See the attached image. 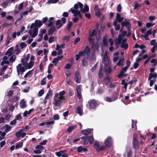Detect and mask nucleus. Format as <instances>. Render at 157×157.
Segmentation results:
<instances>
[{"instance_id":"3","label":"nucleus","mask_w":157,"mask_h":157,"mask_svg":"<svg viewBox=\"0 0 157 157\" xmlns=\"http://www.w3.org/2000/svg\"><path fill=\"white\" fill-rule=\"evenodd\" d=\"M16 69L17 73V75L19 76L20 72H21V74L24 72L25 71V69L24 67H22L21 64H19L16 66Z\"/></svg>"},{"instance_id":"26","label":"nucleus","mask_w":157,"mask_h":157,"mask_svg":"<svg viewBox=\"0 0 157 157\" xmlns=\"http://www.w3.org/2000/svg\"><path fill=\"white\" fill-rule=\"evenodd\" d=\"M75 113L79 114L80 116L82 115V110L81 108L79 107H78L75 111Z\"/></svg>"},{"instance_id":"40","label":"nucleus","mask_w":157,"mask_h":157,"mask_svg":"<svg viewBox=\"0 0 157 157\" xmlns=\"http://www.w3.org/2000/svg\"><path fill=\"white\" fill-rule=\"evenodd\" d=\"M89 60L92 62H95L96 60V57L95 55L94 54H92L91 57L89 59Z\"/></svg>"},{"instance_id":"59","label":"nucleus","mask_w":157,"mask_h":157,"mask_svg":"<svg viewBox=\"0 0 157 157\" xmlns=\"http://www.w3.org/2000/svg\"><path fill=\"white\" fill-rule=\"evenodd\" d=\"M65 74L66 76L68 77H70L71 75V72L68 70H67L65 71Z\"/></svg>"},{"instance_id":"1","label":"nucleus","mask_w":157,"mask_h":157,"mask_svg":"<svg viewBox=\"0 0 157 157\" xmlns=\"http://www.w3.org/2000/svg\"><path fill=\"white\" fill-rule=\"evenodd\" d=\"M80 138L83 140L84 145L87 144L89 142L90 144H92L94 141V139L92 136H83Z\"/></svg>"},{"instance_id":"48","label":"nucleus","mask_w":157,"mask_h":157,"mask_svg":"<svg viewBox=\"0 0 157 157\" xmlns=\"http://www.w3.org/2000/svg\"><path fill=\"white\" fill-rule=\"evenodd\" d=\"M19 46L21 49H23L27 46V44L25 42H23L20 44Z\"/></svg>"},{"instance_id":"62","label":"nucleus","mask_w":157,"mask_h":157,"mask_svg":"<svg viewBox=\"0 0 157 157\" xmlns=\"http://www.w3.org/2000/svg\"><path fill=\"white\" fill-rule=\"evenodd\" d=\"M44 91L43 89L41 90L38 93V95L39 96H42L44 93Z\"/></svg>"},{"instance_id":"24","label":"nucleus","mask_w":157,"mask_h":157,"mask_svg":"<svg viewBox=\"0 0 157 157\" xmlns=\"http://www.w3.org/2000/svg\"><path fill=\"white\" fill-rule=\"evenodd\" d=\"M55 102L53 104L56 106H60L61 103H62V101L60 100L56 99H54Z\"/></svg>"},{"instance_id":"23","label":"nucleus","mask_w":157,"mask_h":157,"mask_svg":"<svg viewBox=\"0 0 157 157\" xmlns=\"http://www.w3.org/2000/svg\"><path fill=\"white\" fill-rule=\"evenodd\" d=\"M85 54H86L87 55L89 54L90 52V48L88 46H86L85 49L83 51Z\"/></svg>"},{"instance_id":"14","label":"nucleus","mask_w":157,"mask_h":157,"mask_svg":"<svg viewBox=\"0 0 157 157\" xmlns=\"http://www.w3.org/2000/svg\"><path fill=\"white\" fill-rule=\"evenodd\" d=\"M76 91L77 97L79 99H80L82 98L81 89L80 87L78 86L76 89Z\"/></svg>"},{"instance_id":"7","label":"nucleus","mask_w":157,"mask_h":157,"mask_svg":"<svg viewBox=\"0 0 157 157\" xmlns=\"http://www.w3.org/2000/svg\"><path fill=\"white\" fill-rule=\"evenodd\" d=\"M112 138L110 137H107L105 141V145L107 147H110L112 145Z\"/></svg>"},{"instance_id":"22","label":"nucleus","mask_w":157,"mask_h":157,"mask_svg":"<svg viewBox=\"0 0 157 157\" xmlns=\"http://www.w3.org/2000/svg\"><path fill=\"white\" fill-rule=\"evenodd\" d=\"M55 24L57 25L56 28L58 29H59L63 25V24L61 23V20L60 19L57 20Z\"/></svg>"},{"instance_id":"25","label":"nucleus","mask_w":157,"mask_h":157,"mask_svg":"<svg viewBox=\"0 0 157 157\" xmlns=\"http://www.w3.org/2000/svg\"><path fill=\"white\" fill-rule=\"evenodd\" d=\"M121 84L123 86V87L125 89L124 92H126L127 90V85L128 84V82H126L125 79H123L121 81Z\"/></svg>"},{"instance_id":"18","label":"nucleus","mask_w":157,"mask_h":157,"mask_svg":"<svg viewBox=\"0 0 157 157\" xmlns=\"http://www.w3.org/2000/svg\"><path fill=\"white\" fill-rule=\"evenodd\" d=\"M49 23L48 24L47 26L48 27H51L53 25L54 22V18L53 17H50L49 18L48 21Z\"/></svg>"},{"instance_id":"15","label":"nucleus","mask_w":157,"mask_h":157,"mask_svg":"<svg viewBox=\"0 0 157 157\" xmlns=\"http://www.w3.org/2000/svg\"><path fill=\"white\" fill-rule=\"evenodd\" d=\"M20 107L22 109H24L27 107L26 102L23 99H21L20 102Z\"/></svg>"},{"instance_id":"64","label":"nucleus","mask_w":157,"mask_h":157,"mask_svg":"<svg viewBox=\"0 0 157 157\" xmlns=\"http://www.w3.org/2000/svg\"><path fill=\"white\" fill-rule=\"evenodd\" d=\"M13 94V91L12 90H9L7 93V96H11Z\"/></svg>"},{"instance_id":"38","label":"nucleus","mask_w":157,"mask_h":157,"mask_svg":"<svg viewBox=\"0 0 157 157\" xmlns=\"http://www.w3.org/2000/svg\"><path fill=\"white\" fill-rule=\"evenodd\" d=\"M127 157H130L132 155V151L130 148L127 149Z\"/></svg>"},{"instance_id":"45","label":"nucleus","mask_w":157,"mask_h":157,"mask_svg":"<svg viewBox=\"0 0 157 157\" xmlns=\"http://www.w3.org/2000/svg\"><path fill=\"white\" fill-rule=\"evenodd\" d=\"M16 59V57L15 55H13L11 56L10 59V61L11 62H14Z\"/></svg>"},{"instance_id":"56","label":"nucleus","mask_w":157,"mask_h":157,"mask_svg":"<svg viewBox=\"0 0 157 157\" xmlns=\"http://www.w3.org/2000/svg\"><path fill=\"white\" fill-rule=\"evenodd\" d=\"M80 3L81 2H78L77 3V4L76 3L74 5V7L75 10H76L78 9L79 7V4L78 3Z\"/></svg>"},{"instance_id":"19","label":"nucleus","mask_w":157,"mask_h":157,"mask_svg":"<svg viewBox=\"0 0 157 157\" xmlns=\"http://www.w3.org/2000/svg\"><path fill=\"white\" fill-rule=\"evenodd\" d=\"M127 75V74H125L123 71H120L119 74L117 75V76L118 78H123L124 77H125Z\"/></svg>"},{"instance_id":"12","label":"nucleus","mask_w":157,"mask_h":157,"mask_svg":"<svg viewBox=\"0 0 157 157\" xmlns=\"http://www.w3.org/2000/svg\"><path fill=\"white\" fill-rule=\"evenodd\" d=\"M114 94V98L113 99L111 98V97L110 98L109 97H107L104 98L105 101L108 102H110L116 100H117V97L116 95V94Z\"/></svg>"},{"instance_id":"6","label":"nucleus","mask_w":157,"mask_h":157,"mask_svg":"<svg viewBox=\"0 0 157 157\" xmlns=\"http://www.w3.org/2000/svg\"><path fill=\"white\" fill-rule=\"evenodd\" d=\"M75 80L77 83H79L81 82V76L80 73L78 71H76L75 74Z\"/></svg>"},{"instance_id":"5","label":"nucleus","mask_w":157,"mask_h":157,"mask_svg":"<svg viewBox=\"0 0 157 157\" xmlns=\"http://www.w3.org/2000/svg\"><path fill=\"white\" fill-rule=\"evenodd\" d=\"M88 104L90 106V108L94 109L97 106V103L94 99H90L88 101Z\"/></svg>"},{"instance_id":"8","label":"nucleus","mask_w":157,"mask_h":157,"mask_svg":"<svg viewBox=\"0 0 157 157\" xmlns=\"http://www.w3.org/2000/svg\"><path fill=\"white\" fill-rule=\"evenodd\" d=\"M132 144L133 147L134 149H137L139 148V142L137 140L135 137H134L133 139Z\"/></svg>"},{"instance_id":"9","label":"nucleus","mask_w":157,"mask_h":157,"mask_svg":"<svg viewBox=\"0 0 157 157\" xmlns=\"http://www.w3.org/2000/svg\"><path fill=\"white\" fill-rule=\"evenodd\" d=\"M130 21L129 19L125 18L124 21L121 23V27H124V26L128 27L130 25Z\"/></svg>"},{"instance_id":"60","label":"nucleus","mask_w":157,"mask_h":157,"mask_svg":"<svg viewBox=\"0 0 157 157\" xmlns=\"http://www.w3.org/2000/svg\"><path fill=\"white\" fill-rule=\"evenodd\" d=\"M35 148L36 149L40 150L43 149L44 148V147L41 145H37L35 147Z\"/></svg>"},{"instance_id":"10","label":"nucleus","mask_w":157,"mask_h":157,"mask_svg":"<svg viewBox=\"0 0 157 157\" xmlns=\"http://www.w3.org/2000/svg\"><path fill=\"white\" fill-rule=\"evenodd\" d=\"M102 62L104 64H109V61L106 52H105L104 54Z\"/></svg>"},{"instance_id":"31","label":"nucleus","mask_w":157,"mask_h":157,"mask_svg":"<svg viewBox=\"0 0 157 157\" xmlns=\"http://www.w3.org/2000/svg\"><path fill=\"white\" fill-rule=\"evenodd\" d=\"M52 90L51 89H50L47 94V95L45 98V99H49V96L50 95H52Z\"/></svg>"},{"instance_id":"2","label":"nucleus","mask_w":157,"mask_h":157,"mask_svg":"<svg viewBox=\"0 0 157 157\" xmlns=\"http://www.w3.org/2000/svg\"><path fill=\"white\" fill-rule=\"evenodd\" d=\"M79 4V7L81 11L84 13L88 12L89 11V7L86 4L84 6V8H83V5L81 3H78Z\"/></svg>"},{"instance_id":"41","label":"nucleus","mask_w":157,"mask_h":157,"mask_svg":"<svg viewBox=\"0 0 157 157\" xmlns=\"http://www.w3.org/2000/svg\"><path fill=\"white\" fill-rule=\"evenodd\" d=\"M34 61H30L28 64V66L27 67L29 69L31 68L34 65Z\"/></svg>"},{"instance_id":"58","label":"nucleus","mask_w":157,"mask_h":157,"mask_svg":"<svg viewBox=\"0 0 157 157\" xmlns=\"http://www.w3.org/2000/svg\"><path fill=\"white\" fill-rule=\"evenodd\" d=\"M103 74L102 71H99L98 73V77L99 78H102L103 77Z\"/></svg>"},{"instance_id":"44","label":"nucleus","mask_w":157,"mask_h":157,"mask_svg":"<svg viewBox=\"0 0 157 157\" xmlns=\"http://www.w3.org/2000/svg\"><path fill=\"white\" fill-rule=\"evenodd\" d=\"M95 11L96 16L98 17H99L102 14V13H101L100 12V9H98V10Z\"/></svg>"},{"instance_id":"28","label":"nucleus","mask_w":157,"mask_h":157,"mask_svg":"<svg viewBox=\"0 0 157 157\" xmlns=\"http://www.w3.org/2000/svg\"><path fill=\"white\" fill-rule=\"evenodd\" d=\"M24 130L23 129H20L18 132L15 133V136L17 137H20L21 136V133L23 132Z\"/></svg>"},{"instance_id":"43","label":"nucleus","mask_w":157,"mask_h":157,"mask_svg":"<svg viewBox=\"0 0 157 157\" xmlns=\"http://www.w3.org/2000/svg\"><path fill=\"white\" fill-rule=\"evenodd\" d=\"M23 145L22 143H17L15 146V149H17L21 147Z\"/></svg>"},{"instance_id":"57","label":"nucleus","mask_w":157,"mask_h":157,"mask_svg":"<svg viewBox=\"0 0 157 157\" xmlns=\"http://www.w3.org/2000/svg\"><path fill=\"white\" fill-rule=\"evenodd\" d=\"M122 9V7L120 4H119L117 7V11L120 13L121 11V9Z\"/></svg>"},{"instance_id":"42","label":"nucleus","mask_w":157,"mask_h":157,"mask_svg":"<svg viewBox=\"0 0 157 157\" xmlns=\"http://www.w3.org/2000/svg\"><path fill=\"white\" fill-rule=\"evenodd\" d=\"M121 48L127 49L128 48V45L127 43H122L121 44Z\"/></svg>"},{"instance_id":"35","label":"nucleus","mask_w":157,"mask_h":157,"mask_svg":"<svg viewBox=\"0 0 157 157\" xmlns=\"http://www.w3.org/2000/svg\"><path fill=\"white\" fill-rule=\"evenodd\" d=\"M106 146L105 145H102L101 146L99 147L97 150H96L97 152H99L105 150Z\"/></svg>"},{"instance_id":"33","label":"nucleus","mask_w":157,"mask_h":157,"mask_svg":"<svg viewBox=\"0 0 157 157\" xmlns=\"http://www.w3.org/2000/svg\"><path fill=\"white\" fill-rule=\"evenodd\" d=\"M80 13V11L78 10H73L72 11V13L74 14V16L75 17H76L78 16Z\"/></svg>"},{"instance_id":"17","label":"nucleus","mask_w":157,"mask_h":157,"mask_svg":"<svg viewBox=\"0 0 157 157\" xmlns=\"http://www.w3.org/2000/svg\"><path fill=\"white\" fill-rule=\"evenodd\" d=\"M91 130L90 128L86 129L83 130L82 131V133L84 135L88 136L91 133Z\"/></svg>"},{"instance_id":"49","label":"nucleus","mask_w":157,"mask_h":157,"mask_svg":"<svg viewBox=\"0 0 157 157\" xmlns=\"http://www.w3.org/2000/svg\"><path fill=\"white\" fill-rule=\"evenodd\" d=\"M53 118L54 120H57L59 119L60 117L59 114H56L53 116Z\"/></svg>"},{"instance_id":"13","label":"nucleus","mask_w":157,"mask_h":157,"mask_svg":"<svg viewBox=\"0 0 157 157\" xmlns=\"http://www.w3.org/2000/svg\"><path fill=\"white\" fill-rule=\"evenodd\" d=\"M152 78H153V79L156 80L157 78V74L156 73H150L149 74L148 80H151Z\"/></svg>"},{"instance_id":"55","label":"nucleus","mask_w":157,"mask_h":157,"mask_svg":"<svg viewBox=\"0 0 157 157\" xmlns=\"http://www.w3.org/2000/svg\"><path fill=\"white\" fill-rule=\"evenodd\" d=\"M103 43L104 46H106L107 43V40L105 37H104L103 40Z\"/></svg>"},{"instance_id":"46","label":"nucleus","mask_w":157,"mask_h":157,"mask_svg":"<svg viewBox=\"0 0 157 157\" xmlns=\"http://www.w3.org/2000/svg\"><path fill=\"white\" fill-rule=\"evenodd\" d=\"M12 39V38L9 36V35L7 36V40L6 42V45H7L10 43V41Z\"/></svg>"},{"instance_id":"47","label":"nucleus","mask_w":157,"mask_h":157,"mask_svg":"<svg viewBox=\"0 0 157 157\" xmlns=\"http://www.w3.org/2000/svg\"><path fill=\"white\" fill-rule=\"evenodd\" d=\"M23 119L22 117H21V114H18L16 117V118L15 119H16L17 120L21 121Z\"/></svg>"},{"instance_id":"54","label":"nucleus","mask_w":157,"mask_h":157,"mask_svg":"<svg viewBox=\"0 0 157 157\" xmlns=\"http://www.w3.org/2000/svg\"><path fill=\"white\" fill-rule=\"evenodd\" d=\"M116 83L114 82L111 83V82L109 85V87L111 88H114L116 87Z\"/></svg>"},{"instance_id":"36","label":"nucleus","mask_w":157,"mask_h":157,"mask_svg":"<svg viewBox=\"0 0 157 157\" xmlns=\"http://www.w3.org/2000/svg\"><path fill=\"white\" fill-rule=\"evenodd\" d=\"M100 144L99 142L97 140H95V143L94 145V148L96 149V150H97L98 149L99 147Z\"/></svg>"},{"instance_id":"39","label":"nucleus","mask_w":157,"mask_h":157,"mask_svg":"<svg viewBox=\"0 0 157 157\" xmlns=\"http://www.w3.org/2000/svg\"><path fill=\"white\" fill-rule=\"evenodd\" d=\"M82 65L85 67L88 65V62L85 58H84L82 61Z\"/></svg>"},{"instance_id":"21","label":"nucleus","mask_w":157,"mask_h":157,"mask_svg":"<svg viewBox=\"0 0 157 157\" xmlns=\"http://www.w3.org/2000/svg\"><path fill=\"white\" fill-rule=\"evenodd\" d=\"M35 27L40 28L42 25V22L40 20H36L35 21Z\"/></svg>"},{"instance_id":"32","label":"nucleus","mask_w":157,"mask_h":157,"mask_svg":"<svg viewBox=\"0 0 157 157\" xmlns=\"http://www.w3.org/2000/svg\"><path fill=\"white\" fill-rule=\"evenodd\" d=\"M98 29H94L92 32V33L90 34V36H96L97 34Z\"/></svg>"},{"instance_id":"34","label":"nucleus","mask_w":157,"mask_h":157,"mask_svg":"<svg viewBox=\"0 0 157 157\" xmlns=\"http://www.w3.org/2000/svg\"><path fill=\"white\" fill-rule=\"evenodd\" d=\"M16 49H15V53L16 55H18L21 52V50L19 48L18 45H17L16 46Z\"/></svg>"},{"instance_id":"20","label":"nucleus","mask_w":157,"mask_h":157,"mask_svg":"<svg viewBox=\"0 0 157 157\" xmlns=\"http://www.w3.org/2000/svg\"><path fill=\"white\" fill-rule=\"evenodd\" d=\"M38 27H35L33 29V33L32 36V38H34L36 37L38 34Z\"/></svg>"},{"instance_id":"16","label":"nucleus","mask_w":157,"mask_h":157,"mask_svg":"<svg viewBox=\"0 0 157 157\" xmlns=\"http://www.w3.org/2000/svg\"><path fill=\"white\" fill-rule=\"evenodd\" d=\"M124 58H122V59H120L118 61V63H116V66H124Z\"/></svg>"},{"instance_id":"52","label":"nucleus","mask_w":157,"mask_h":157,"mask_svg":"<svg viewBox=\"0 0 157 157\" xmlns=\"http://www.w3.org/2000/svg\"><path fill=\"white\" fill-rule=\"evenodd\" d=\"M157 48V43H156L155 45H154L151 50V52L152 53H154L155 51V49Z\"/></svg>"},{"instance_id":"4","label":"nucleus","mask_w":157,"mask_h":157,"mask_svg":"<svg viewBox=\"0 0 157 157\" xmlns=\"http://www.w3.org/2000/svg\"><path fill=\"white\" fill-rule=\"evenodd\" d=\"M104 71L106 74H108L112 71L109 64H104Z\"/></svg>"},{"instance_id":"11","label":"nucleus","mask_w":157,"mask_h":157,"mask_svg":"<svg viewBox=\"0 0 157 157\" xmlns=\"http://www.w3.org/2000/svg\"><path fill=\"white\" fill-rule=\"evenodd\" d=\"M56 30V28L55 26L52 25L51 26L48 30V35L49 36L52 35Z\"/></svg>"},{"instance_id":"50","label":"nucleus","mask_w":157,"mask_h":157,"mask_svg":"<svg viewBox=\"0 0 157 157\" xmlns=\"http://www.w3.org/2000/svg\"><path fill=\"white\" fill-rule=\"evenodd\" d=\"M46 83V78L44 77L41 81L40 84L41 85H45Z\"/></svg>"},{"instance_id":"29","label":"nucleus","mask_w":157,"mask_h":157,"mask_svg":"<svg viewBox=\"0 0 157 157\" xmlns=\"http://www.w3.org/2000/svg\"><path fill=\"white\" fill-rule=\"evenodd\" d=\"M121 38H119L117 41L115 43L116 48V49H117L119 48L120 44L121 43Z\"/></svg>"},{"instance_id":"30","label":"nucleus","mask_w":157,"mask_h":157,"mask_svg":"<svg viewBox=\"0 0 157 157\" xmlns=\"http://www.w3.org/2000/svg\"><path fill=\"white\" fill-rule=\"evenodd\" d=\"M21 61L22 65L24 66L25 67H27L28 66V61L25 59H24L22 58Z\"/></svg>"},{"instance_id":"27","label":"nucleus","mask_w":157,"mask_h":157,"mask_svg":"<svg viewBox=\"0 0 157 157\" xmlns=\"http://www.w3.org/2000/svg\"><path fill=\"white\" fill-rule=\"evenodd\" d=\"M76 125H74L68 127L67 129V132H68L71 133L75 128H76Z\"/></svg>"},{"instance_id":"51","label":"nucleus","mask_w":157,"mask_h":157,"mask_svg":"<svg viewBox=\"0 0 157 157\" xmlns=\"http://www.w3.org/2000/svg\"><path fill=\"white\" fill-rule=\"evenodd\" d=\"M55 41V37L53 36L50 37L48 40V41L49 43H51L53 41Z\"/></svg>"},{"instance_id":"37","label":"nucleus","mask_w":157,"mask_h":157,"mask_svg":"<svg viewBox=\"0 0 157 157\" xmlns=\"http://www.w3.org/2000/svg\"><path fill=\"white\" fill-rule=\"evenodd\" d=\"M137 81V79L136 78H134L133 79H132L131 81L128 82V84H130L131 86L132 84L134 83L136 84Z\"/></svg>"},{"instance_id":"53","label":"nucleus","mask_w":157,"mask_h":157,"mask_svg":"<svg viewBox=\"0 0 157 157\" xmlns=\"http://www.w3.org/2000/svg\"><path fill=\"white\" fill-rule=\"evenodd\" d=\"M104 92V90L103 89L101 88H98L97 90V93L100 94H101Z\"/></svg>"},{"instance_id":"63","label":"nucleus","mask_w":157,"mask_h":157,"mask_svg":"<svg viewBox=\"0 0 157 157\" xmlns=\"http://www.w3.org/2000/svg\"><path fill=\"white\" fill-rule=\"evenodd\" d=\"M5 127L6 128V130L7 131H10L12 128L11 127L7 124L5 125Z\"/></svg>"},{"instance_id":"61","label":"nucleus","mask_w":157,"mask_h":157,"mask_svg":"<svg viewBox=\"0 0 157 157\" xmlns=\"http://www.w3.org/2000/svg\"><path fill=\"white\" fill-rule=\"evenodd\" d=\"M24 2H22L19 4V5L18 7V9L19 10H21V9L23 8V3Z\"/></svg>"}]
</instances>
